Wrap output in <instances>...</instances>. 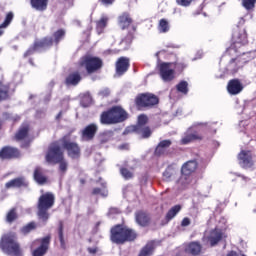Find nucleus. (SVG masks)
I'll list each match as a JSON object with an SVG mask.
<instances>
[{
	"instance_id": "nucleus-1",
	"label": "nucleus",
	"mask_w": 256,
	"mask_h": 256,
	"mask_svg": "<svg viewBox=\"0 0 256 256\" xmlns=\"http://www.w3.org/2000/svg\"><path fill=\"white\" fill-rule=\"evenodd\" d=\"M139 237L137 231L124 224H116L110 229V241L114 245H125L135 243Z\"/></svg>"
},
{
	"instance_id": "nucleus-2",
	"label": "nucleus",
	"mask_w": 256,
	"mask_h": 256,
	"mask_svg": "<svg viewBox=\"0 0 256 256\" xmlns=\"http://www.w3.org/2000/svg\"><path fill=\"white\" fill-rule=\"evenodd\" d=\"M129 119V113L121 106H112L100 115L101 125H117Z\"/></svg>"
},
{
	"instance_id": "nucleus-3",
	"label": "nucleus",
	"mask_w": 256,
	"mask_h": 256,
	"mask_svg": "<svg viewBox=\"0 0 256 256\" xmlns=\"http://www.w3.org/2000/svg\"><path fill=\"white\" fill-rule=\"evenodd\" d=\"M0 249L5 255L23 256V249H21V244L17 241V234L13 232L2 235Z\"/></svg>"
},
{
	"instance_id": "nucleus-4",
	"label": "nucleus",
	"mask_w": 256,
	"mask_h": 256,
	"mask_svg": "<svg viewBox=\"0 0 256 256\" xmlns=\"http://www.w3.org/2000/svg\"><path fill=\"white\" fill-rule=\"evenodd\" d=\"M53 207H55V194L53 192H46L38 198L37 215L43 223L49 221V209H53Z\"/></svg>"
},
{
	"instance_id": "nucleus-5",
	"label": "nucleus",
	"mask_w": 256,
	"mask_h": 256,
	"mask_svg": "<svg viewBox=\"0 0 256 256\" xmlns=\"http://www.w3.org/2000/svg\"><path fill=\"white\" fill-rule=\"evenodd\" d=\"M232 41L233 44L226 50V55L231 57L234 53H239L241 55V51L238 49H241V47H244V45H247L249 43V40L247 39V31L245 29L237 28L234 30L232 34Z\"/></svg>"
},
{
	"instance_id": "nucleus-6",
	"label": "nucleus",
	"mask_w": 256,
	"mask_h": 256,
	"mask_svg": "<svg viewBox=\"0 0 256 256\" xmlns=\"http://www.w3.org/2000/svg\"><path fill=\"white\" fill-rule=\"evenodd\" d=\"M134 103L139 111H143V109H153L155 105H159V97L149 92L140 93L135 97Z\"/></svg>"
},
{
	"instance_id": "nucleus-7",
	"label": "nucleus",
	"mask_w": 256,
	"mask_h": 256,
	"mask_svg": "<svg viewBox=\"0 0 256 256\" xmlns=\"http://www.w3.org/2000/svg\"><path fill=\"white\" fill-rule=\"evenodd\" d=\"M62 149H65L70 159H81V146L75 141H71V135L66 134L59 139Z\"/></svg>"
},
{
	"instance_id": "nucleus-8",
	"label": "nucleus",
	"mask_w": 256,
	"mask_h": 256,
	"mask_svg": "<svg viewBox=\"0 0 256 256\" xmlns=\"http://www.w3.org/2000/svg\"><path fill=\"white\" fill-rule=\"evenodd\" d=\"M61 142L54 141L50 143L48 146L46 155H45V160L46 163H49L50 165H54L55 163L62 161L63 158H65V151H63V148L59 144Z\"/></svg>"
},
{
	"instance_id": "nucleus-9",
	"label": "nucleus",
	"mask_w": 256,
	"mask_h": 256,
	"mask_svg": "<svg viewBox=\"0 0 256 256\" xmlns=\"http://www.w3.org/2000/svg\"><path fill=\"white\" fill-rule=\"evenodd\" d=\"M78 65L79 67H85L88 75H93L103 67V60L99 57L84 56L80 59Z\"/></svg>"
},
{
	"instance_id": "nucleus-10",
	"label": "nucleus",
	"mask_w": 256,
	"mask_h": 256,
	"mask_svg": "<svg viewBox=\"0 0 256 256\" xmlns=\"http://www.w3.org/2000/svg\"><path fill=\"white\" fill-rule=\"evenodd\" d=\"M34 245H39L33 252V256H44L49 251V246L51 245V234H48L47 236L36 239L34 241Z\"/></svg>"
},
{
	"instance_id": "nucleus-11",
	"label": "nucleus",
	"mask_w": 256,
	"mask_h": 256,
	"mask_svg": "<svg viewBox=\"0 0 256 256\" xmlns=\"http://www.w3.org/2000/svg\"><path fill=\"white\" fill-rule=\"evenodd\" d=\"M171 67H173V62H162L158 66L159 75L165 82L175 79V69Z\"/></svg>"
},
{
	"instance_id": "nucleus-12",
	"label": "nucleus",
	"mask_w": 256,
	"mask_h": 256,
	"mask_svg": "<svg viewBox=\"0 0 256 256\" xmlns=\"http://www.w3.org/2000/svg\"><path fill=\"white\" fill-rule=\"evenodd\" d=\"M208 241L212 247H216L221 241H227V233L223 229L216 227L210 231Z\"/></svg>"
},
{
	"instance_id": "nucleus-13",
	"label": "nucleus",
	"mask_w": 256,
	"mask_h": 256,
	"mask_svg": "<svg viewBox=\"0 0 256 256\" xmlns=\"http://www.w3.org/2000/svg\"><path fill=\"white\" fill-rule=\"evenodd\" d=\"M21 150L13 146H4L0 150V159L11 161V159H20Z\"/></svg>"
},
{
	"instance_id": "nucleus-14",
	"label": "nucleus",
	"mask_w": 256,
	"mask_h": 256,
	"mask_svg": "<svg viewBox=\"0 0 256 256\" xmlns=\"http://www.w3.org/2000/svg\"><path fill=\"white\" fill-rule=\"evenodd\" d=\"M184 253L189 256L203 255V244L199 241H191L184 245Z\"/></svg>"
},
{
	"instance_id": "nucleus-15",
	"label": "nucleus",
	"mask_w": 256,
	"mask_h": 256,
	"mask_svg": "<svg viewBox=\"0 0 256 256\" xmlns=\"http://www.w3.org/2000/svg\"><path fill=\"white\" fill-rule=\"evenodd\" d=\"M173 145V141L171 139H165L160 141L155 150H154V156L155 157H167V155H171V152H169V148Z\"/></svg>"
},
{
	"instance_id": "nucleus-16",
	"label": "nucleus",
	"mask_w": 256,
	"mask_h": 256,
	"mask_svg": "<svg viewBox=\"0 0 256 256\" xmlns=\"http://www.w3.org/2000/svg\"><path fill=\"white\" fill-rule=\"evenodd\" d=\"M205 130L198 128L191 133H186L184 137L180 140L181 145H189L193 141H203V134Z\"/></svg>"
},
{
	"instance_id": "nucleus-17",
	"label": "nucleus",
	"mask_w": 256,
	"mask_h": 256,
	"mask_svg": "<svg viewBox=\"0 0 256 256\" xmlns=\"http://www.w3.org/2000/svg\"><path fill=\"white\" fill-rule=\"evenodd\" d=\"M33 46L36 48V51H38V53H41L43 51H49V49L53 47V37L45 36L41 39L35 40L33 42Z\"/></svg>"
},
{
	"instance_id": "nucleus-18",
	"label": "nucleus",
	"mask_w": 256,
	"mask_h": 256,
	"mask_svg": "<svg viewBox=\"0 0 256 256\" xmlns=\"http://www.w3.org/2000/svg\"><path fill=\"white\" fill-rule=\"evenodd\" d=\"M239 165L243 167V169H251L253 167V154L249 150H242L238 154Z\"/></svg>"
},
{
	"instance_id": "nucleus-19",
	"label": "nucleus",
	"mask_w": 256,
	"mask_h": 256,
	"mask_svg": "<svg viewBox=\"0 0 256 256\" xmlns=\"http://www.w3.org/2000/svg\"><path fill=\"white\" fill-rule=\"evenodd\" d=\"M129 67H131L129 58L124 56L118 58L115 64L116 74H118L119 77L125 75V73L129 71Z\"/></svg>"
},
{
	"instance_id": "nucleus-20",
	"label": "nucleus",
	"mask_w": 256,
	"mask_h": 256,
	"mask_svg": "<svg viewBox=\"0 0 256 256\" xmlns=\"http://www.w3.org/2000/svg\"><path fill=\"white\" fill-rule=\"evenodd\" d=\"M226 89L229 95H239L243 91V83L238 78H234L228 81Z\"/></svg>"
},
{
	"instance_id": "nucleus-21",
	"label": "nucleus",
	"mask_w": 256,
	"mask_h": 256,
	"mask_svg": "<svg viewBox=\"0 0 256 256\" xmlns=\"http://www.w3.org/2000/svg\"><path fill=\"white\" fill-rule=\"evenodd\" d=\"M26 187H29V182L25 177L14 178L5 184L6 189H26Z\"/></svg>"
},
{
	"instance_id": "nucleus-22",
	"label": "nucleus",
	"mask_w": 256,
	"mask_h": 256,
	"mask_svg": "<svg viewBox=\"0 0 256 256\" xmlns=\"http://www.w3.org/2000/svg\"><path fill=\"white\" fill-rule=\"evenodd\" d=\"M197 167H199L197 160H189L182 165L181 173L184 177H189V175H193L197 171Z\"/></svg>"
},
{
	"instance_id": "nucleus-23",
	"label": "nucleus",
	"mask_w": 256,
	"mask_h": 256,
	"mask_svg": "<svg viewBox=\"0 0 256 256\" xmlns=\"http://www.w3.org/2000/svg\"><path fill=\"white\" fill-rule=\"evenodd\" d=\"M98 127L96 124L92 123L86 126L82 130V138L85 139V141H91L95 138V135H97Z\"/></svg>"
},
{
	"instance_id": "nucleus-24",
	"label": "nucleus",
	"mask_w": 256,
	"mask_h": 256,
	"mask_svg": "<svg viewBox=\"0 0 256 256\" xmlns=\"http://www.w3.org/2000/svg\"><path fill=\"white\" fill-rule=\"evenodd\" d=\"M34 181L38 183V185H46L49 182V178L45 175V171L41 168V166H36L33 173Z\"/></svg>"
},
{
	"instance_id": "nucleus-25",
	"label": "nucleus",
	"mask_w": 256,
	"mask_h": 256,
	"mask_svg": "<svg viewBox=\"0 0 256 256\" xmlns=\"http://www.w3.org/2000/svg\"><path fill=\"white\" fill-rule=\"evenodd\" d=\"M118 24L121 27V29H129L131 25L133 24V18L131 17V14L129 12H123L118 16Z\"/></svg>"
},
{
	"instance_id": "nucleus-26",
	"label": "nucleus",
	"mask_w": 256,
	"mask_h": 256,
	"mask_svg": "<svg viewBox=\"0 0 256 256\" xmlns=\"http://www.w3.org/2000/svg\"><path fill=\"white\" fill-rule=\"evenodd\" d=\"M135 219L140 227H148L149 223H151V217L143 210H139L135 213Z\"/></svg>"
},
{
	"instance_id": "nucleus-27",
	"label": "nucleus",
	"mask_w": 256,
	"mask_h": 256,
	"mask_svg": "<svg viewBox=\"0 0 256 256\" xmlns=\"http://www.w3.org/2000/svg\"><path fill=\"white\" fill-rule=\"evenodd\" d=\"M31 130V126L27 123L22 124L16 134L14 135L15 141H24L29 137V131Z\"/></svg>"
},
{
	"instance_id": "nucleus-28",
	"label": "nucleus",
	"mask_w": 256,
	"mask_h": 256,
	"mask_svg": "<svg viewBox=\"0 0 256 256\" xmlns=\"http://www.w3.org/2000/svg\"><path fill=\"white\" fill-rule=\"evenodd\" d=\"M81 73L79 71H74L65 78V85L68 87H77L78 83H81Z\"/></svg>"
},
{
	"instance_id": "nucleus-29",
	"label": "nucleus",
	"mask_w": 256,
	"mask_h": 256,
	"mask_svg": "<svg viewBox=\"0 0 256 256\" xmlns=\"http://www.w3.org/2000/svg\"><path fill=\"white\" fill-rule=\"evenodd\" d=\"M243 67V63H241V59L238 57L232 58L228 65H227V70L232 74L235 75L236 73H239V69Z\"/></svg>"
},
{
	"instance_id": "nucleus-30",
	"label": "nucleus",
	"mask_w": 256,
	"mask_h": 256,
	"mask_svg": "<svg viewBox=\"0 0 256 256\" xmlns=\"http://www.w3.org/2000/svg\"><path fill=\"white\" fill-rule=\"evenodd\" d=\"M30 5L32 9H35V11H47V7H49V0H30Z\"/></svg>"
},
{
	"instance_id": "nucleus-31",
	"label": "nucleus",
	"mask_w": 256,
	"mask_h": 256,
	"mask_svg": "<svg viewBox=\"0 0 256 256\" xmlns=\"http://www.w3.org/2000/svg\"><path fill=\"white\" fill-rule=\"evenodd\" d=\"M10 91L11 85L0 82V103L11 99Z\"/></svg>"
},
{
	"instance_id": "nucleus-32",
	"label": "nucleus",
	"mask_w": 256,
	"mask_h": 256,
	"mask_svg": "<svg viewBox=\"0 0 256 256\" xmlns=\"http://www.w3.org/2000/svg\"><path fill=\"white\" fill-rule=\"evenodd\" d=\"M15 18V14L13 12H8L5 16V19L2 24H0V37L5 33V29L11 25L13 19Z\"/></svg>"
},
{
	"instance_id": "nucleus-33",
	"label": "nucleus",
	"mask_w": 256,
	"mask_h": 256,
	"mask_svg": "<svg viewBox=\"0 0 256 256\" xmlns=\"http://www.w3.org/2000/svg\"><path fill=\"white\" fill-rule=\"evenodd\" d=\"M153 253H155V242L150 241L140 250L138 256H151Z\"/></svg>"
},
{
	"instance_id": "nucleus-34",
	"label": "nucleus",
	"mask_w": 256,
	"mask_h": 256,
	"mask_svg": "<svg viewBox=\"0 0 256 256\" xmlns=\"http://www.w3.org/2000/svg\"><path fill=\"white\" fill-rule=\"evenodd\" d=\"M35 53H38L35 46L32 44L23 54V59H28L29 65L32 67H35V61L33 60L32 55H35Z\"/></svg>"
},
{
	"instance_id": "nucleus-35",
	"label": "nucleus",
	"mask_w": 256,
	"mask_h": 256,
	"mask_svg": "<svg viewBox=\"0 0 256 256\" xmlns=\"http://www.w3.org/2000/svg\"><path fill=\"white\" fill-rule=\"evenodd\" d=\"M63 229H64L63 221L60 220L58 222V239L60 241L61 249L65 251V249H67V242L65 241V235L63 234Z\"/></svg>"
},
{
	"instance_id": "nucleus-36",
	"label": "nucleus",
	"mask_w": 256,
	"mask_h": 256,
	"mask_svg": "<svg viewBox=\"0 0 256 256\" xmlns=\"http://www.w3.org/2000/svg\"><path fill=\"white\" fill-rule=\"evenodd\" d=\"M181 209L182 207L179 204L169 209L165 216L166 221H171L172 219H175V217H177V214L181 211Z\"/></svg>"
},
{
	"instance_id": "nucleus-37",
	"label": "nucleus",
	"mask_w": 256,
	"mask_h": 256,
	"mask_svg": "<svg viewBox=\"0 0 256 256\" xmlns=\"http://www.w3.org/2000/svg\"><path fill=\"white\" fill-rule=\"evenodd\" d=\"M107 23H109V18L107 17H102L101 20L96 21V31L98 35L104 33L105 28L107 27Z\"/></svg>"
},
{
	"instance_id": "nucleus-38",
	"label": "nucleus",
	"mask_w": 256,
	"mask_h": 256,
	"mask_svg": "<svg viewBox=\"0 0 256 256\" xmlns=\"http://www.w3.org/2000/svg\"><path fill=\"white\" fill-rule=\"evenodd\" d=\"M172 65L176 73H183L185 68L188 67V64L185 60H176L175 62H172Z\"/></svg>"
},
{
	"instance_id": "nucleus-39",
	"label": "nucleus",
	"mask_w": 256,
	"mask_h": 256,
	"mask_svg": "<svg viewBox=\"0 0 256 256\" xmlns=\"http://www.w3.org/2000/svg\"><path fill=\"white\" fill-rule=\"evenodd\" d=\"M65 35V29H58L56 32L53 33V43H55V45H59V43H61V41L65 39Z\"/></svg>"
},
{
	"instance_id": "nucleus-40",
	"label": "nucleus",
	"mask_w": 256,
	"mask_h": 256,
	"mask_svg": "<svg viewBox=\"0 0 256 256\" xmlns=\"http://www.w3.org/2000/svg\"><path fill=\"white\" fill-rule=\"evenodd\" d=\"M176 89L179 93L187 95L189 93V83H187L185 80H182L176 85Z\"/></svg>"
},
{
	"instance_id": "nucleus-41",
	"label": "nucleus",
	"mask_w": 256,
	"mask_h": 256,
	"mask_svg": "<svg viewBox=\"0 0 256 256\" xmlns=\"http://www.w3.org/2000/svg\"><path fill=\"white\" fill-rule=\"evenodd\" d=\"M35 229H37V223L32 221L23 226L20 231L23 235H29V233L35 231Z\"/></svg>"
},
{
	"instance_id": "nucleus-42",
	"label": "nucleus",
	"mask_w": 256,
	"mask_h": 256,
	"mask_svg": "<svg viewBox=\"0 0 256 256\" xmlns=\"http://www.w3.org/2000/svg\"><path fill=\"white\" fill-rule=\"evenodd\" d=\"M18 217L19 216L17 215V209L12 208L6 215V221L7 223H13L14 221H17Z\"/></svg>"
},
{
	"instance_id": "nucleus-43",
	"label": "nucleus",
	"mask_w": 256,
	"mask_h": 256,
	"mask_svg": "<svg viewBox=\"0 0 256 256\" xmlns=\"http://www.w3.org/2000/svg\"><path fill=\"white\" fill-rule=\"evenodd\" d=\"M158 29L160 33H167L169 31V22L167 21V19L165 18L160 19L158 24Z\"/></svg>"
},
{
	"instance_id": "nucleus-44",
	"label": "nucleus",
	"mask_w": 256,
	"mask_h": 256,
	"mask_svg": "<svg viewBox=\"0 0 256 256\" xmlns=\"http://www.w3.org/2000/svg\"><path fill=\"white\" fill-rule=\"evenodd\" d=\"M54 165H59V172L60 173H67V169L69 167V164L67 163V160H65V157L62 158L59 162H55Z\"/></svg>"
},
{
	"instance_id": "nucleus-45",
	"label": "nucleus",
	"mask_w": 256,
	"mask_h": 256,
	"mask_svg": "<svg viewBox=\"0 0 256 256\" xmlns=\"http://www.w3.org/2000/svg\"><path fill=\"white\" fill-rule=\"evenodd\" d=\"M113 135H114V132L112 130H108V131L104 132L100 136V142L101 143H108V141H111V139H113Z\"/></svg>"
},
{
	"instance_id": "nucleus-46",
	"label": "nucleus",
	"mask_w": 256,
	"mask_h": 256,
	"mask_svg": "<svg viewBox=\"0 0 256 256\" xmlns=\"http://www.w3.org/2000/svg\"><path fill=\"white\" fill-rule=\"evenodd\" d=\"M256 0H242V7L246 9V11H253L255 9Z\"/></svg>"
},
{
	"instance_id": "nucleus-47",
	"label": "nucleus",
	"mask_w": 256,
	"mask_h": 256,
	"mask_svg": "<svg viewBox=\"0 0 256 256\" xmlns=\"http://www.w3.org/2000/svg\"><path fill=\"white\" fill-rule=\"evenodd\" d=\"M120 174L126 181H129V179H133L134 174L131 172V170L127 169L126 167H121L120 168Z\"/></svg>"
},
{
	"instance_id": "nucleus-48",
	"label": "nucleus",
	"mask_w": 256,
	"mask_h": 256,
	"mask_svg": "<svg viewBox=\"0 0 256 256\" xmlns=\"http://www.w3.org/2000/svg\"><path fill=\"white\" fill-rule=\"evenodd\" d=\"M139 131H141L142 139H149L153 135V131H151L149 126L141 127Z\"/></svg>"
},
{
	"instance_id": "nucleus-49",
	"label": "nucleus",
	"mask_w": 256,
	"mask_h": 256,
	"mask_svg": "<svg viewBox=\"0 0 256 256\" xmlns=\"http://www.w3.org/2000/svg\"><path fill=\"white\" fill-rule=\"evenodd\" d=\"M175 175V170L171 167L166 168V170L163 172V179L165 181H171V178Z\"/></svg>"
},
{
	"instance_id": "nucleus-50",
	"label": "nucleus",
	"mask_w": 256,
	"mask_h": 256,
	"mask_svg": "<svg viewBox=\"0 0 256 256\" xmlns=\"http://www.w3.org/2000/svg\"><path fill=\"white\" fill-rule=\"evenodd\" d=\"M149 121V118L147 117V115L145 114H141L138 116V125H136V127H138V130L141 129V127H144V125H147Z\"/></svg>"
},
{
	"instance_id": "nucleus-51",
	"label": "nucleus",
	"mask_w": 256,
	"mask_h": 256,
	"mask_svg": "<svg viewBox=\"0 0 256 256\" xmlns=\"http://www.w3.org/2000/svg\"><path fill=\"white\" fill-rule=\"evenodd\" d=\"M131 133H139V126H128L124 130L123 135H131Z\"/></svg>"
},
{
	"instance_id": "nucleus-52",
	"label": "nucleus",
	"mask_w": 256,
	"mask_h": 256,
	"mask_svg": "<svg viewBox=\"0 0 256 256\" xmlns=\"http://www.w3.org/2000/svg\"><path fill=\"white\" fill-rule=\"evenodd\" d=\"M92 195H101V197H107V192H103L101 188H93Z\"/></svg>"
},
{
	"instance_id": "nucleus-53",
	"label": "nucleus",
	"mask_w": 256,
	"mask_h": 256,
	"mask_svg": "<svg viewBox=\"0 0 256 256\" xmlns=\"http://www.w3.org/2000/svg\"><path fill=\"white\" fill-rule=\"evenodd\" d=\"M177 5H180V7H189L191 3H193V0H176Z\"/></svg>"
},
{
	"instance_id": "nucleus-54",
	"label": "nucleus",
	"mask_w": 256,
	"mask_h": 256,
	"mask_svg": "<svg viewBox=\"0 0 256 256\" xmlns=\"http://www.w3.org/2000/svg\"><path fill=\"white\" fill-rule=\"evenodd\" d=\"M135 39V35L131 32L127 34V36L122 40L123 43H131Z\"/></svg>"
},
{
	"instance_id": "nucleus-55",
	"label": "nucleus",
	"mask_w": 256,
	"mask_h": 256,
	"mask_svg": "<svg viewBox=\"0 0 256 256\" xmlns=\"http://www.w3.org/2000/svg\"><path fill=\"white\" fill-rule=\"evenodd\" d=\"M109 215H119L121 214V210L117 207H112L108 211Z\"/></svg>"
},
{
	"instance_id": "nucleus-56",
	"label": "nucleus",
	"mask_w": 256,
	"mask_h": 256,
	"mask_svg": "<svg viewBox=\"0 0 256 256\" xmlns=\"http://www.w3.org/2000/svg\"><path fill=\"white\" fill-rule=\"evenodd\" d=\"M189 225H191V219L188 217L183 218L181 221V227H189Z\"/></svg>"
},
{
	"instance_id": "nucleus-57",
	"label": "nucleus",
	"mask_w": 256,
	"mask_h": 256,
	"mask_svg": "<svg viewBox=\"0 0 256 256\" xmlns=\"http://www.w3.org/2000/svg\"><path fill=\"white\" fill-rule=\"evenodd\" d=\"M101 5H105V7H109V5H113L115 0H98Z\"/></svg>"
},
{
	"instance_id": "nucleus-58",
	"label": "nucleus",
	"mask_w": 256,
	"mask_h": 256,
	"mask_svg": "<svg viewBox=\"0 0 256 256\" xmlns=\"http://www.w3.org/2000/svg\"><path fill=\"white\" fill-rule=\"evenodd\" d=\"M105 53H106V55H117V53H119V50H117V49H107L106 51H105Z\"/></svg>"
},
{
	"instance_id": "nucleus-59",
	"label": "nucleus",
	"mask_w": 256,
	"mask_h": 256,
	"mask_svg": "<svg viewBox=\"0 0 256 256\" xmlns=\"http://www.w3.org/2000/svg\"><path fill=\"white\" fill-rule=\"evenodd\" d=\"M87 251H88V253H90V255H95L98 251V248L97 247H94V248L88 247Z\"/></svg>"
},
{
	"instance_id": "nucleus-60",
	"label": "nucleus",
	"mask_w": 256,
	"mask_h": 256,
	"mask_svg": "<svg viewBox=\"0 0 256 256\" xmlns=\"http://www.w3.org/2000/svg\"><path fill=\"white\" fill-rule=\"evenodd\" d=\"M99 95H101V97H109V90H102L99 92Z\"/></svg>"
},
{
	"instance_id": "nucleus-61",
	"label": "nucleus",
	"mask_w": 256,
	"mask_h": 256,
	"mask_svg": "<svg viewBox=\"0 0 256 256\" xmlns=\"http://www.w3.org/2000/svg\"><path fill=\"white\" fill-rule=\"evenodd\" d=\"M119 149L129 151V144L124 143L119 146Z\"/></svg>"
},
{
	"instance_id": "nucleus-62",
	"label": "nucleus",
	"mask_w": 256,
	"mask_h": 256,
	"mask_svg": "<svg viewBox=\"0 0 256 256\" xmlns=\"http://www.w3.org/2000/svg\"><path fill=\"white\" fill-rule=\"evenodd\" d=\"M226 256H239L236 251H230ZM240 256H245V255H240Z\"/></svg>"
},
{
	"instance_id": "nucleus-63",
	"label": "nucleus",
	"mask_w": 256,
	"mask_h": 256,
	"mask_svg": "<svg viewBox=\"0 0 256 256\" xmlns=\"http://www.w3.org/2000/svg\"><path fill=\"white\" fill-rule=\"evenodd\" d=\"M61 117H63V111H60L57 115H56V121H60Z\"/></svg>"
},
{
	"instance_id": "nucleus-64",
	"label": "nucleus",
	"mask_w": 256,
	"mask_h": 256,
	"mask_svg": "<svg viewBox=\"0 0 256 256\" xmlns=\"http://www.w3.org/2000/svg\"><path fill=\"white\" fill-rule=\"evenodd\" d=\"M132 29H133L134 33H135V31H137V28L135 26Z\"/></svg>"
}]
</instances>
